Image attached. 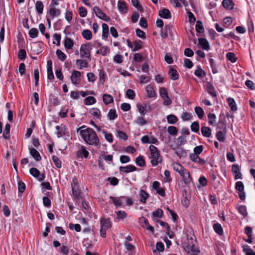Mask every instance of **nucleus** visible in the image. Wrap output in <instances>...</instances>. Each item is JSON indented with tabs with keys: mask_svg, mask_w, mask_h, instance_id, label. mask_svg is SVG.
<instances>
[{
	"mask_svg": "<svg viewBox=\"0 0 255 255\" xmlns=\"http://www.w3.org/2000/svg\"><path fill=\"white\" fill-rule=\"evenodd\" d=\"M194 74L199 78H203L206 76V73L201 68L198 67L195 71Z\"/></svg>",
	"mask_w": 255,
	"mask_h": 255,
	"instance_id": "c756f323",
	"label": "nucleus"
},
{
	"mask_svg": "<svg viewBox=\"0 0 255 255\" xmlns=\"http://www.w3.org/2000/svg\"><path fill=\"white\" fill-rule=\"evenodd\" d=\"M126 95L128 98L132 100L134 98L135 94L133 90L128 89L126 92Z\"/></svg>",
	"mask_w": 255,
	"mask_h": 255,
	"instance_id": "69168bd1",
	"label": "nucleus"
},
{
	"mask_svg": "<svg viewBox=\"0 0 255 255\" xmlns=\"http://www.w3.org/2000/svg\"><path fill=\"white\" fill-rule=\"evenodd\" d=\"M133 45H134V47L132 49V51H136L142 48L143 46V42L140 40H135L133 42Z\"/></svg>",
	"mask_w": 255,
	"mask_h": 255,
	"instance_id": "b1692460",
	"label": "nucleus"
},
{
	"mask_svg": "<svg viewBox=\"0 0 255 255\" xmlns=\"http://www.w3.org/2000/svg\"><path fill=\"white\" fill-rule=\"evenodd\" d=\"M181 118L183 121H189L191 119L192 116L189 113L185 112L182 114Z\"/></svg>",
	"mask_w": 255,
	"mask_h": 255,
	"instance_id": "e2e57ef3",
	"label": "nucleus"
},
{
	"mask_svg": "<svg viewBox=\"0 0 255 255\" xmlns=\"http://www.w3.org/2000/svg\"><path fill=\"white\" fill-rule=\"evenodd\" d=\"M146 92L147 95L149 98H153L156 96V94L153 87L150 85L146 87Z\"/></svg>",
	"mask_w": 255,
	"mask_h": 255,
	"instance_id": "a211bd4d",
	"label": "nucleus"
},
{
	"mask_svg": "<svg viewBox=\"0 0 255 255\" xmlns=\"http://www.w3.org/2000/svg\"><path fill=\"white\" fill-rule=\"evenodd\" d=\"M239 212L243 215L244 217H245L248 215L246 206L245 205H241L238 208Z\"/></svg>",
	"mask_w": 255,
	"mask_h": 255,
	"instance_id": "58836bf2",
	"label": "nucleus"
},
{
	"mask_svg": "<svg viewBox=\"0 0 255 255\" xmlns=\"http://www.w3.org/2000/svg\"><path fill=\"white\" fill-rule=\"evenodd\" d=\"M137 168L132 165H128L126 166H120L119 170L120 172H123L126 173L133 172L136 170Z\"/></svg>",
	"mask_w": 255,
	"mask_h": 255,
	"instance_id": "9d476101",
	"label": "nucleus"
},
{
	"mask_svg": "<svg viewBox=\"0 0 255 255\" xmlns=\"http://www.w3.org/2000/svg\"><path fill=\"white\" fill-rule=\"evenodd\" d=\"M208 117L209 123L212 126L215 125V123H216V115L213 113H210L208 114Z\"/></svg>",
	"mask_w": 255,
	"mask_h": 255,
	"instance_id": "4c0bfd02",
	"label": "nucleus"
},
{
	"mask_svg": "<svg viewBox=\"0 0 255 255\" xmlns=\"http://www.w3.org/2000/svg\"><path fill=\"white\" fill-rule=\"evenodd\" d=\"M10 125L7 124L5 126L4 131L3 133V137L5 139L9 138V132H10Z\"/></svg>",
	"mask_w": 255,
	"mask_h": 255,
	"instance_id": "72a5a7b5",
	"label": "nucleus"
},
{
	"mask_svg": "<svg viewBox=\"0 0 255 255\" xmlns=\"http://www.w3.org/2000/svg\"><path fill=\"white\" fill-rule=\"evenodd\" d=\"M29 172L32 176L37 178L40 181H42L44 179L45 175L43 174H40L39 171L35 167L30 168Z\"/></svg>",
	"mask_w": 255,
	"mask_h": 255,
	"instance_id": "0eeeda50",
	"label": "nucleus"
},
{
	"mask_svg": "<svg viewBox=\"0 0 255 255\" xmlns=\"http://www.w3.org/2000/svg\"><path fill=\"white\" fill-rule=\"evenodd\" d=\"M207 90L208 92L213 97H216V93L215 88L211 83H208Z\"/></svg>",
	"mask_w": 255,
	"mask_h": 255,
	"instance_id": "c85d7f7f",
	"label": "nucleus"
},
{
	"mask_svg": "<svg viewBox=\"0 0 255 255\" xmlns=\"http://www.w3.org/2000/svg\"><path fill=\"white\" fill-rule=\"evenodd\" d=\"M102 36L103 37L107 38L109 33V27L106 23L102 24Z\"/></svg>",
	"mask_w": 255,
	"mask_h": 255,
	"instance_id": "ea45409f",
	"label": "nucleus"
},
{
	"mask_svg": "<svg viewBox=\"0 0 255 255\" xmlns=\"http://www.w3.org/2000/svg\"><path fill=\"white\" fill-rule=\"evenodd\" d=\"M108 116L110 120H113L117 118L118 116L116 114L115 110L111 109L108 113Z\"/></svg>",
	"mask_w": 255,
	"mask_h": 255,
	"instance_id": "864d4df0",
	"label": "nucleus"
},
{
	"mask_svg": "<svg viewBox=\"0 0 255 255\" xmlns=\"http://www.w3.org/2000/svg\"><path fill=\"white\" fill-rule=\"evenodd\" d=\"M79 12L80 16L82 17H85L87 14V11L86 9L83 6H81L79 8Z\"/></svg>",
	"mask_w": 255,
	"mask_h": 255,
	"instance_id": "774afa93",
	"label": "nucleus"
},
{
	"mask_svg": "<svg viewBox=\"0 0 255 255\" xmlns=\"http://www.w3.org/2000/svg\"><path fill=\"white\" fill-rule=\"evenodd\" d=\"M64 44L66 48L71 49L73 46L74 42L71 38L68 37H66L64 40Z\"/></svg>",
	"mask_w": 255,
	"mask_h": 255,
	"instance_id": "412c9836",
	"label": "nucleus"
},
{
	"mask_svg": "<svg viewBox=\"0 0 255 255\" xmlns=\"http://www.w3.org/2000/svg\"><path fill=\"white\" fill-rule=\"evenodd\" d=\"M159 15L161 17L166 19L170 18L171 17L170 11L166 8H163V9L159 10Z\"/></svg>",
	"mask_w": 255,
	"mask_h": 255,
	"instance_id": "4468645a",
	"label": "nucleus"
},
{
	"mask_svg": "<svg viewBox=\"0 0 255 255\" xmlns=\"http://www.w3.org/2000/svg\"><path fill=\"white\" fill-rule=\"evenodd\" d=\"M135 123L140 126H143L147 124V121L141 116L138 117Z\"/></svg>",
	"mask_w": 255,
	"mask_h": 255,
	"instance_id": "052dcab7",
	"label": "nucleus"
},
{
	"mask_svg": "<svg viewBox=\"0 0 255 255\" xmlns=\"http://www.w3.org/2000/svg\"><path fill=\"white\" fill-rule=\"evenodd\" d=\"M168 74L171 80H175L178 79L179 74L177 70L174 69L173 68H170Z\"/></svg>",
	"mask_w": 255,
	"mask_h": 255,
	"instance_id": "dca6fc26",
	"label": "nucleus"
},
{
	"mask_svg": "<svg viewBox=\"0 0 255 255\" xmlns=\"http://www.w3.org/2000/svg\"><path fill=\"white\" fill-rule=\"evenodd\" d=\"M103 100L106 105H108L114 102L113 97L108 94H104L103 96Z\"/></svg>",
	"mask_w": 255,
	"mask_h": 255,
	"instance_id": "393cba45",
	"label": "nucleus"
},
{
	"mask_svg": "<svg viewBox=\"0 0 255 255\" xmlns=\"http://www.w3.org/2000/svg\"><path fill=\"white\" fill-rule=\"evenodd\" d=\"M81 73L79 71L74 70L71 76V80L73 84H77L80 81Z\"/></svg>",
	"mask_w": 255,
	"mask_h": 255,
	"instance_id": "6e6552de",
	"label": "nucleus"
},
{
	"mask_svg": "<svg viewBox=\"0 0 255 255\" xmlns=\"http://www.w3.org/2000/svg\"><path fill=\"white\" fill-rule=\"evenodd\" d=\"M50 17L53 19L56 16H58L60 14V10L58 9H56L55 7H51L50 8L49 11Z\"/></svg>",
	"mask_w": 255,
	"mask_h": 255,
	"instance_id": "aec40b11",
	"label": "nucleus"
},
{
	"mask_svg": "<svg viewBox=\"0 0 255 255\" xmlns=\"http://www.w3.org/2000/svg\"><path fill=\"white\" fill-rule=\"evenodd\" d=\"M81 134L85 141L89 144L98 146L100 140L93 129L87 128L84 130H81Z\"/></svg>",
	"mask_w": 255,
	"mask_h": 255,
	"instance_id": "f257e3e1",
	"label": "nucleus"
},
{
	"mask_svg": "<svg viewBox=\"0 0 255 255\" xmlns=\"http://www.w3.org/2000/svg\"><path fill=\"white\" fill-rule=\"evenodd\" d=\"M195 112L199 119H202L203 118L204 112L200 107H196L195 108Z\"/></svg>",
	"mask_w": 255,
	"mask_h": 255,
	"instance_id": "c9c22d12",
	"label": "nucleus"
},
{
	"mask_svg": "<svg viewBox=\"0 0 255 255\" xmlns=\"http://www.w3.org/2000/svg\"><path fill=\"white\" fill-rule=\"evenodd\" d=\"M118 8L122 13H125L127 12V6L125 1L119 0L118 2Z\"/></svg>",
	"mask_w": 255,
	"mask_h": 255,
	"instance_id": "2eb2a0df",
	"label": "nucleus"
},
{
	"mask_svg": "<svg viewBox=\"0 0 255 255\" xmlns=\"http://www.w3.org/2000/svg\"><path fill=\"white\" fill-rule=\"evenodd\" d=\"M125 198L124 196L114 197L110 196V198L112 200L113 203L117 207H121L123 205L122 199Z\"/></svg>",
	"mask_w": 255,
	"mask_h": 255,
	"instance_id": "9b49d317",
	"label": "nucleus"
},
{
	"mask_svg": "<svg viewBox=\"0 0 255 255\" xmlns=\"http://www.w3.org/2000/svg\"><path fill=\"white\" fill-rule=\"evenodd\" d=\"M100 235L102 237H105L106 231L111 227V222L109 219L103 218L101 219Z\"/></svg>",
	"mask_w": 255,
	"mask_h": 255,
	"instance_id": "20e7f679",
	"label": "nucleus"
},
{
	"mask_svg": "<svg viewBox=\"0 0 255 255\" xmlns=\"http://www.w3.org/2000/svg\"><path fill=\"white\" fill-rule=\"evenodd\" d=\"M173 169L176 172H178L179 174H181L185 169L183 166L181 164L177 163L174 165Z\"/></svg>",
	"mask_w": 255,
	"mask_h": 255,
	"instance_id": "a18cd8bd",
	"label": "nucleus"
},
{
	"mask_svg": "<svg viewBox=\"0 0 255 255\" xmlns=\"http://www.w3.org/2000/svg\"><path fill=\"white\" fill-rule=\"evenodd\" d=\"M82 35L87 40H90L92 37V32L88 29L84 30L82 32Z\"/></svg>",
	"mask_w": 255,
	"mask_h": 255,
	"instance_id": "7c9ffc66",
	"label": "nucleus"
},
{
	"mask_svg": "<svg viewBox=\"0 0 255 255\" xmlns=\"http://www.w3.org/2000/svg\"><path fill=\"white\" fill-rule=\"evenodd\" d=\"M227 59L232 63H234L237 60L235 54L233 52H229L226 55Z\"/></svg>",
	"mask_w": 255,
	"mask_h": 255,
	"instance_id": "603ef678",
	"label": "nucleus"
},
{
	"mask_svg": "<svg viewBox=\"0 0 255 255\" xmlns=\"http://www.w3.org/2000/svg\"><path fill=\"white\" fill-rule=\"evenodd\" d=\"M225 133L223 131L220 130L217 131L216 133V137L219 141H224L225 139Z\"/></svg>",
	"mask_w": 255,
	"mask_h": 255,
	"instance_id": "09e8293b",
	"label": "nucleus"
},
{
	"mask_svg": "<svg viewBox=\"0 0 255 255\" xmlns=\"http://www.w3.org/2000/svg\"><path fill=\"white\" fill-rule=\"evenodd\" d=\"M196 242L195 236L193 235L190 236L187 235V240L183 244L184 250L188 253L190 252L199 253L200 252V250L196 247Z\"/></svg>",
	"mask_w": 255,
	"mask_h": 255,
	"instance_id": "f03ea898",
	"label": "nucleus"
},
{
	"mask_svg": "<svg viewBox=\"0 0 255 255\" xmlns=\"http://www.w3.org/2000/svg\"><path fill=\"white\" fill-rule=\"evenodd\" d=\"M149 150L151 154L150 158L152 159L150 162L152 166H156L161 161L159 151L158 149L153 145H150Z\"/></svg>",
	"mask_w": 255,
	"mask_h": 255,
	"instance_id": "7ed1b4c3",
	"label": "nucleus"
},
{
	"mask_svg": "<svg viewBox=\"0 0 255 255\" xmlns=\"http://www.w3.org/2000/svg\"><path fill=\"white\" fill-rule=\"evenodd\" d=\"M168 123L170 124H175L178 121L177 117L174 115L170 114L166 117Z\"/></svg>",
	"mask_w": 255,
	"mask_h": 255,
	"instance_id": "bb28decb",
	"label": "nucleus"
},
{
	"mask_svg": "<svg viewBox=\"0 0 255 255\" xmlns=\"http://www.w3.org/2000/svg\"><path fill=\"white\" fill-rule=\"evenodd\" d=\"M139 196L140 197V201L143 203L146 202L147 199L149 197L148 194L143 189L140 190Z\"/></svg>",
	"mask_w": 255,
	"mask_h": 255,
	"instance_id": "5701e85b",
	"label": "nucleus"
},
{
	"mask_svg": "<svg viewBox=\"0 0 255 255\" xmlns=\"http://www.w3.org/2000/svg\"><path fill=\"white\" fill-rule=\"evenodd\" d=\"M234 4V3L232 0H223L222 2L223 6L227 9H233Z\"/></svg>",
	"mask_w": 255,
	"mask_h": 255,
	"instance_id": "4be33fe9",
	"label": "nucleus"
},
{
	"mask_svg": "<svg viewBox=\"0 0 255 255\" xmlns=\"http://www.w3.org/2000/svg\"><path fill=\"white\" fill-rule=\"evenodd\" d=\"M163 211L161 209L158 208L155 211L152 213V216L153 217L161 218L163 216Z\"/></svg>",
	"mask_w": 255,
	"mask_h": 255,
	"instance_id": "680f3d73",
	"label": "nucleus"
},
{
	"mask_svg": "<svg viewBox=\"0 0 255 255\" xmlns=\"http://www.w3.org/2000/svg\"><path fill=\"white\" fill-rule=\"evenodd\" d=\"M196 31L198 33H203L204 31V28L202 24V22L198 20L196 22V26H195Z\"/></svg>",
	"mask_w": 255,
	"mask_h": 255,
	"instance_id": "2f4dec72",
	"label": "nucleus"
},
{
	"mask_svg": "<svg viewBox=\"0 0 255 255\" xmlns=\"http://www.w3.org/2000/svg\"><path fill=\"white\" fill-rule=\"evenodd\" d=\"M136 163L140 167L145 166V161L141 156H138L135 160Z\"/></svg>",
	"mask_w": 255,
	"mask_h": 255,
	"instance_id": "49530a36",
	"label": "nucleus"
},
{
	"mask_svg": "<svg viewBox=\"0 0 255 255\" xmlns=\"http://www.w3.org/2000/svg\"><path fill=\"white\" fill-rule=\"evenodd\" d=\"M117 136L120 139H122L124 140H127L128 138V136L124 132L120 130L117 131Z\"/></svg>",
	"mask_w": 255,
	"mask_h": 255,
	"instance_id": "338daca9",
	"label": "nucleus"
},
{
	"mask_svg": "<svg viewBox=\"0 0 255 255\" xmlns=\"http://www.w3.org/2000/svg\"><path fill=\"white\" fill-rule=\"evenodd\" d=\"M131 3L132 5L135 7L137 10L142 11L143 8L142 6L139 4V1L138 0H131Z\"/></svg>",
	"mask_w": 255,
	"mask_h": 255,
	"instance_id": "6e6d98bb",
	"label": "nucleus"
},
{
	"mask_svg": "<svg viewBox=\"0 0 255 255\" xmlns=\"http://www.w3.org/2000/svg\"><path fill=\"white\" fill-rule=\"evenodd\" d=\"M18 57L21 60H24L26 57V52L25 49H20L18 53Z\"/></svg>",
	"mask_w": 255,
	"mask_h": 255,
	"instance_id": "de8ad7c7",
	"label": "nucleus"
},
{
	"mask_svg": "<svg viewBox=\"0 0 255 255\" xmlns=\"http://www.w3.org/2000/svg\"><path fill=\"white\" fill-rule=\"evenodd\" d=\"M168 132L171 135H175L178 132V129L174 126H169L167 128Z\"/></svg>",
	"mask_w": 255,
	"mask_h": 255,
	"instance_id": "3c124183",
	"label": "nucleus"
},
{
	"mask_svg": "<svg viewBox=\"0 0 255 255\" xmlns=\"http://www.w3.org/2000/svg\"><path fill=\"white\" fill-rule=\"evenodd\" d=\"M201 132L204 136L209 137L211 135V129L209 127L203 126L201 128Z\"/></svg>",
	"mask_w": 255,
	"mask_h": 255,
	"instance_id": "6ab92c4d",
	"label": "nucleus"
},
{
	"mask_svg": "<svg viewBox=\"0 0 255 255\" xmlns=\"http://www.w3.org/2000/svg\"><path fill=\"white\" fill-rule=\"evenodd\" d=\"M91 49V47L90 44H82L80 49L81 57L90 59Z\"/></svg>",
	"mask_w": 255,
	"mask_h": 255,
	"instance_id": "39448f33",
	"label": "nucleus"
},
{
	"mask_svg": "<svg viewBox=\"0 0 255 255\" xmlns=\"http://www.w3.org/2000/svg\"><path fill=\"white\" fill-rule=\"evenodd\" d=\"M136 107H137L140 114L141 116H144L146 114V113H147L146 110L145 109V107H144L141 104H137Z\"/></svg>",
	"mask_w": 255,
	"mask_h": 255,
	"instance_id": "8fccbe9b",
	"label": "nucleus"
},
{
	"mask_svg": "<svg viewBox=\"0 0 255 255\" xmlns=\"http://www.w3.org/2000/svg\"><path fill=\"white\" fill-rule=\"evenodd\" d=\"M191 129L192 131L198 133L199 132L200 126L197 122H194L191 125Z\"/></svg>",
	"mask_w": 255,
	"mask_h": 255,
	"instance_id": "a19ab883",
	"label": "nucleus"
},
{
	"mask_svg": "<svg viewBox=\"0 0 255 255\" xmlns=\"http://www.w3.org/2000/svg\"><path fill=\"white\" fill-rule=\"evenodd\" d=\"M38 31L36 28H32L29 31V35L31 38H35L37 36Z\"/></svg>",
	"mask_w": 255,
	"mask_h": 255,
	"instance_id": "bf43d9fd",
	"label": "nucleus"
},
{
	"mask_svg": "<svg viewBox=\"0 0 255 255\" xmlns=\"http://www.w3.org/2000/svg\"><path fill=\"white\" fill-rule=\"evenodd\" d=\"M90 113L93 116L96 117L98 119H99L100 117V111L97 108H92L90 111Z\"/></svg>",
	"mask_w": 255,
	"mask_h": 255,
	"instance_id": "79ce46f5",
	"label": "nucleus"
},
{
	"mask_svg": "<svg viewBox=\"0 0 255 255\" xmlns=\"http://www.w3.org/2000/svg\"><path fill=\"white\" fill-rule=\"evenodd\" d=\"M227 102L232 111H236L237 110V105L234 99L229 98L227 99Z\"/></svg>",
	"mask_w": 255,
	"mask_h": 255,
	"instance_id": "a878e982",
	"label": "nucleus"
},
{
	"mask_svg": "<svg viewBox=\"0 0 255 255\" xmlns=\"http://www.w3.org/2000/svg\"><path fill=\"white\" fill-rule=\"evenodd\" d=\"M71 187L74 198L76 199H80L81 198V192L78 188V186L76 179H73Z\"/></svg>",
	"mask_w": 255,
	"mask_h": 255,
	"instance_id": "423d86ee",
	"label": "nucleus"
},
{
	"mask_svg": "<svg viewBox=\"0 0 255 255\" xmlns=\"http://www.w3.org/2000/svg\"><path fill=\"white\" fill-rule=\"evenodd\" d=\"M35 8L38 13L41 14L43 12V4L41 1H37L36 2Z\"/></svg>",
	"mask_w": 255,
	"mask_h": 255,
	"instance_id": "f704fd0d",
	"label": "nucleus"
},
{
	"mask_svg": "<svg viewBox=\"0 0 255 255\" xmlns=\"http://www.w3.org/2000/svg\"><path fill=\"white\" fill-rule=\"evenodd\" d=\"M240 167L237 164H233L232 166V171L234 175L236 180L242 178V174L240 172Z\"/></svg>",
	"mask_w": 255,
	"mask_h": 255,
	"instance_id": "1a4fd4ad",
	"label": "nucleus"
},
{
	"mask_svg": "<svg viewBox=\"0 0 255 255\" xmlns=\"http://www.w3.org/2000/svg\"><path fill=\"white\" fill-rule=\"evenodd\" d=\"M64 126L61 125V126H57L56 127V133L57 134L58 137L62 136L65 134L64 132Z\"/></svg>",
	"mask_w": 255,
	"mask_h": 255,
	"instance_id": "cd10ccee",
	"label": "nucleus"
},
{
	"mask_svg": "<svg viewBox=\"0 0 255 255\" xmlns=\"http://www.w3.org/2000/svg\"><path fill=\"white\" fill-rule=\"evenodd\" d=\"M118 217V219H124L127 216V214L124 211H118L116 212Z\"/></svg>",
	"mask_w": 255,
	"mask_h": 255,
	"instance_id": "0e129e2a",
	"label": "nucleus"
},
{
	"mask_svg": "<svg viewBox=\"0 0 255 255\" xmlns=\"http://www.w3.org/2000/svg\"><path fill=\"white\" fill-rule=\"evenodd\" d=\"M96 99L92 96H89L84 99V104L86 105H91L96 103Z\"/></svg>",
	"mask_w": 255,
	"mask_h": 255,
	"instance_id": "473e14b6",
	"label": "nucleus"
},
{
	"mask_svg": "<svg viewBox=\"0 0 255 255\" xmlns=\"http://www.w3.org/2000/svg\"><path fill=\"white\" fill-rule=\"evenodd\" d=\"M52 160L57 168H60L61 167V161L57 156L53 155L52 156Z\"/></svg>",
	"mask_w": 255,
	"mask_h": 255,
	"instance_id": "5fc2aeb1",
	"label": "nucleus"
},
{
	"mask_svg": "<svg viewBox=\"0 0 255 255\" xmlns=\"http://www.w3.org/2000/svg\"><path fill=\"white\" fill-rule=\"evenodd\" d=\"M214 231L219 235H221L223 233V231L221 225L219 223L215 224L213 226Z\"/></svg>",
	"mask_w": 255,
	"mask_h": 255,
	"instance_id": "e433bc0d",
	"label": "nucleus"
},
{
	"mask_svg": "<svg viewBox=\"0 0 255 255\" xmlns=\"http://www.w3.org/2000/svg\"><path fill=\"white\" fill-rule=\"evenodd\" d=\"M235 188L239 192L244 191V185L242 181H238L236 183Z\"/></svg>",
	"mask_w": 255,
	"mask_h": 255,
	"instance_id": "13d9d810",
	"label": "nucleus"
},
{
	"mask_svg": "<svg viewBox=\"0 0 255 255\" xmlns=\"http://www.w3.org/2000/svg\"><path fill=\"white\" fill-rule=\"evenodd\" d=\"M77 155L87 158L89 155V152L83 147L81 149L77 151Z\"/></svg>",
	"mask_w": 255,
	"mask_h": 255,
	"instance_id": "37998d69",
	"label": "nucleus"
},
{
	"mask_svg": "<svg viewBox=\"0 0 255 255\" xmlns=\"http://www.w3.org/2000/svg\"><path fill=\"white\" fill-rule=\"evenodd\" d=\"M30 154L37 161H40L41 159V157L39 152L35 148L30 149Z\"/></svg>",
	"mask_w": 255,
	"mask_h": 255,
	"instance_id": "f3484780",
	"label": "nucleus"
},
{
	"mask_svg": "<svg viewBox=\"0 0 255 255\" xmlns=\"http://www.w3.org/2000/svg\"><path fill=\"white\" fill-rule=\"evenodd\" d=\"M56 54L58 58L62 61H64L66 58V55L61 50H57Z\"/></svg>",
	"mask_w": 255,
	"mask_h": 255,
	"instance_id": "c03bdc74",
	"label": "nucleus"
},
{
	"mask_svg": "<svg viewBox=\"0 0 255 255\" xmlns=\"http://www.w3.org/2000/svg\"><path fill=\"white\" fill-rule=\"evenodd\" d=\"M180 175L182 176L185 184H187L190 183L191 178L190 177V173L187 170L185 169L184 171H183Z\"/></svg>",
	"mask_w": 255,
	"mask_h": 255,
	"instance_id": "f8f14e48",
	"label": "nucleus"
},
{
	"mask_svg": "<svg viewBox=\"0 0 255 255\" xmlns=\"http://www.w3.org/2000/svg\"><path fill=\"white\" fill-rule=\"evenodd\" d=\"M159 93L162 98H168V94L165 88L162 87L159 90Z\"/></svg>",
	"mask_w": 255,
	"mask_h": 255,
	"instance_id": "4d7b16f0",
	"label": "nucleus"
},
{
	"mask_svg": "<svg viewBox=\"0 0 255 255\" xmlns=\"http://www.w3.org/2000/svg\"><path fill=\"white\" fill-rule=\"evenodd\" d=\"M199 44L202 48L204 50H208L210 48V46L208 41L204 38H200L198 39Z\"/></svg>",
	"mask_w": 255,
	"mask_h": 255,
	"instance_id": "ddd939ff",
	"label": "nucleus"
}]
</instances>
